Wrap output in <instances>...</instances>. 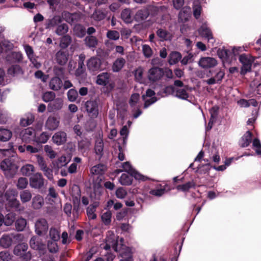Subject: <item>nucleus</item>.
I'll return each mask as SVG.
<instances>
[{"instance_id": "obj_1", "label": "nucleus", "mask_w": 261, "mask_h": 261, "mask_svg": "<svg viewBox=\"0 0 261 261\" xmlns=\"http://www.w3.org/2000/svg\"><path fill=\"white\" fill-rule=\"evenodd\" d=\"M0 168L6 178H12L16 174L18 166L10 159H7L1 162Z\"/></svg>"}, {"instance_id": "obj_2", "label": "nucleus", "mask_w": 261, "mask_h": 261, "mask_svg": "<svg viewBox=\"0 0 261 261\" xmlns=\"http://www.w3.org/2000/svg\"><path fill=\"white\" fill-rule=\"evenodd\" d=\"M239 61L242 64L241 73L245 74L251 71L252 64L254 62L253 58L249 55L242 54L239 57Z\"/></svg>"}, {"instance_id": "obj_3", "label": "nucleus", "mask_w": 261, "mask_h": 261, "mask_svg": "<svg viewBox=\"0 0 261 261\" xmlns=\"http://www.w3.org/2000/svg\"><path fill=\"white\" fill-rule=\"evenodd\" d=\"M29 183L31 188L40 189L44 185V179L41 173L36 172L31 176Z\"/></svg>"}, {"instance_id": "obj_4", "label": "nucleus", "mask_w": 261, "mask_h": 261, "mask_svg": "<svg viewBox=\"0 0 261 261\" xmlns=\"http://www.w3.org/2000/svg\"><path fill=\"white\" fill-rule=\"evenodd\" d=\"M48 224L47 220L43 218L37 219L35 223V231L37 234L42 236L45 234L48 229Z\"/></svg>"}, {"instance_id": "obj_5", "label": "nucleus", "mask_w": 261, "mask_h": 261, "mask_svg": "<svg viewBox=\"0 0 261 261\" xmlns=\"http://www.w3.org/2000/svg\"><path fill=\"white\" fill-rule=\"evenodd\" d=\"M71 195L73 204V211L77 212L80 204L81 190L77 186H74L71 189Z\"/></svg>"}, {"instance_id": "obj_6", "label": "nucleus", "mask_w": 261, "mask_h": 261, "mask_svg": "<svg viewBox=\"0 0 261 261\" xmlns=\"http://www.w3.org/2000/svg\"><path fill=\"white\" fill-rule=\"evenodd\" d=\"M101 61L96 57L90 58L87 63L88 69L91 71H98L101 69Z\"/></svg>"}, {"instance_id": "obj_7", "label": "nucleus", "mask_w": 261, "mask_h": 261, "mask_svg": "<svg viewBox=\"0 0 261 261\" xmlns=\"http://www.w3.org/2000/svg\"><path fill=\"white\" fill-rule=\"evenodd\" d=\"M198 65L204 69L210 68L216 66L217 65V61L214 58L202 57L199 60Z\"/></svg>"}, {"instance_id": "obj_8", "label": "nucleus", "mask_w": 261, "mask_h": 261, "mask_svg": "<svg viewBox=\"0 0 261 261\" xmlns=\"http://www.w3.org/2000/svg\"><path fill=\"white\" fill-rule=\"evenodd\" d=\"M163 75L162 69L158 67H153L148 71L147 77L149 81L155 82L161 79Z\"/></svg>"}, {"instance_id": "obj_9", "label": "nucleus", "mask_w": 261, "mask_h": 261, "mask_svg": "<svg viewBox=\"0 0 261 261\" xmlns=\"http://www.w3.org/2000/svg\"><path fill=\"white\" fill-rule=\"evenodd\" d=\"M22 140L26 143L34 141L35 139V132L32 128L29 127L22 130L21 133Z\"/></svg>"}, {"instance_id": "obj_10", "label": "nucleus", "mask_w": 261, "mask_h": 261, "mask_svg": "<svg viewBox=\"0 0 261 261\" xmlns=\"http://www.w3.org/2000/svg\"><path fill=\"white\" fill-rule=\"evenodd\" d=\"M112 248L115 251H118L117 238L113 233H111L106 240V245L104 248L106 250Z\"/></svg>"}, {"instance_id": "obj_11", "label": "nucleus", "mask_w": 261, "mask_h": 261, "mask_svg": "<svg viewBox=\"0 0 261 261\" xmlns=\"http://www.w3.org/2000/svg\"><path fill=\"white\" fill-rule=\"evenodd\" d=\"M63 106V100L61 98H57L47 106V110L49 112H54L60 110Z\"/></svg>"}, {"instance_id": "obj_12", "label": "nucleus", "mask_w": 261, "mask_h": 261, "mask_svg": "<svg viewBox=\"0 0 261 261\" xmlns=\"http://www.w3.org/2000/svg\"><path fill=\"white\" fill-rule=\"evenodd\" d=\"M85 107L88 113L91 116L96 117L98 115L97 103L95 101H87L85 103Z\"/></svg>"}, {"instance_id": "obj_13", "label": "nucleus", "mask_w": 261, "mask_h": 261, "mask_svg": "<svg viewBox=\"0 0 261 261\" xmlns=\"http://www.w3.org/2000/svg\"><path fill=\"white\" fill-rule=\"evenodd\" d=\"M24 48L27 56L36 68H39L41 65L39 63L37 62L36 57L34 55V50L32 47L29 45H24Z\"/></svg>"}, {"instance_id": "obj_14", "label": "nucleus", "mask_w": 261, "mask_h": 261, "mask_svg": "<svg viewBox=\"0 0 261 261\" xmlns=\"http://www.w3.org/2000/svg\"><path fill=\"white\" fill-rule=\"evenodd\" d=\"M60 123L59 119L55 116H49L48 117L46 122V127L50 130H54L56 129Z\"/></svg>"}, {"instance_id": "obj_15", "label": "nucleus", "mask_w": 261, "mask_h": 261, "mask_svg": "<svg viewBox=\"0 0 261 261\" xmlns=\"http://www.w3.org/2000/svg\"><path fill=\"white\" fill-rule=\"evenodd\" d=\"M52 140L58 145L63 144L66 141V134L64 132H58L53 135Z\"/></svg>"}, {"instance_id": "obj_16", "label": "nucleus", "mask_w": 261, "mask_h": 261, "mask_svg": "<svg viewBox=\"0 0 261 261\" xmlns=\"http://www.w3.org/2000/svg\"><path fill=\"white\" fill-rule=\"evenodd\" d=\"M99 206V202L95 201L91 204L86 210L87 217L90 220H94L97 218L95 213L96 208Z\"/></svg>"}, {"instance_id": "obj_17", "label": "nucleus", "mask_w": 261, "mask_h": 261, "mask_svg": "<svg viewBox=\"0 0 261 261\" xmlns=\"http://www.w3.org/2000/svg\"><path fill=\"white\" fill-rule=\"evenodd\" d=\"M30 245L32 248L35 250H43L45 245L37 237H33L30 241Z\"/></svg>"}, {"instance_id": "obj_18", "label": "nucleus", "mask_w": 261, "mask_h": 261, "mask_svg": "<svg viewBox=\"0 0 261 261\" xmlns=\"http://www.w3.org/2000/svg\"><path fill=\"white\" fill-rule=\"evenodd\" d=\"M199 33L201 36L206 38L208 41H214L212 33L211 30L207 27L205 24H203L198 30Z\"/></svg>"}, {"instance_id": "obj_19", "label": "nucleus", "mask_w": 261, "mask_h": 261, "mask_svg": "<svg viewBox=\"0 0 261 261\" xmlns=\"http://www.w3.org/2000/svg\"><path fill=\"white\" fill-rule=\"evenodd\" d=\"M68 53L66 51L60 50L56 53V60L57 62L61 65H65L68 60Z\"/></svg>"}, {"instance_id": "obj_20", "label": "nucleus", "mask_w": 261, "mask_h": 261, "mask_svg": "<svg viewBox=\"0 0 261 261\" xmlns=\"http://www.w3.org/2000/svg\"><path fill=\"white\" fill-rule=\"evenodd\" d=\"M69 162L70 160L67 159L66 156L61 155L54 161L53 164L55 167L58 169H60L63 167H65Z\"/></svg>"}, {"instance_id": "obj_21", "label": "nucleus", "mask_w": 261, "mask_h": 261, "mask_svg": "<svg viewBox=\"0 0 261 261\" xmlns=\"http://www.w3.org/2000/svg\"><path fill=\"white\" fill-rule=\"evenodd\" d=\"M62 86V82L58 77H53L49 83V88L54 91H58L60 90Z\"/></svg>"}, {"instance_id": "obj_22", "label": "nucleus", "mask_w": 261, "mask_h": 261, "mask_svg": "<svg viewBox=\"0 0 261 261\" xmlns=\"http://www.w3.org/2000/svg\"><path fill=\"white\" fill-rule=\"evenodd\" d=\"M157 36L162 40H171L173 37V35L172 33L168 32L166 30H164L162 29H159L156 31Z\"/></svg>"}, {"instance_id": "obj_23", "label": "nucleus", "mask_w": 261, "mask_h": 261, "mask_svg": "<svg viewBox=\"0 0 261 261\" xmlns=\"http://www.w3.org/2000/svg\"><path fill=\"white\" fill-rule=\"evenodd\" d=\"M44 201L43 197L40 195H35L32 199V206L36 210L41 208L44 205Z\"/></svg>"}, {"instance_id": "obj_24", "label": "nucleus", "mask_w": 261, "mask_h": 261, "mask_svg": "<svg viewBox=\"0 0 261 261\" xmlns=\"http://www.w3.org/2000/svg\"><path fill=\"white\" fill-rule=\"evenodd\" d=\"M63 21L62 17L59 15H56L53 18L48 19L46 22V28L48 29L55 27L61 23Z\"/></svg>"}, {"instance_id": "obj_25", "label": "nucleus", "mask_w": 261, "mask_h": 261, "mask_svg": "<svg viewBox=\"0 0 261 261\" xmlns=\"http://www.w3.org/2000/svg\"><path fill=\"white\" fill-rule=\"evenodd\" d=\"M149 15L148 10L146 8L139 10L135 15V18L138 21H141L145 20Z\"/></svg>"}, {"instance_id": "obj_26", "label": "nucleus", "mask_w": 261, "mask_h": 261, "mask_svg": "<svg viewBox=\"0 0 261 261\" xmlns=\"http://www.w3.org/2000/svg\"><path fill=\"white\" fill-rule=\"evenodd\" d=\"M35 167L33 165L27 164L21 167L20 171L22 175L29 176L32 174L35 171Z\"/></svg>"}, {"instance_id": "obj_27", "label": "nucleus", "mask_w": 261, "mask_h": 261, "mask_svg": "<svg viewBox=\"0 0 261 261\" xmlns=\"http://www.w3.org/2000/svg\"><path fill=\"white\" fill-rule=\"evenodd\" d=\"M107 170V167L103 164L94 166L90 169V173L93 175H102Z\"/></svg>"}, {"instance_id": "obj_28", "label": "nucleus", "mask_w": 261, "mask_h": 261, "mask_svg": "<svg viewBox=\"0 0 261 261\" xmlns=\"http://www.w3.org/2000/svg\"><path fill=\"white\" fill-rule=\"evenodd\" d=\"M252 140V134L250 132L247 131L240 140V144L241 147H245L248 146L251 143Z\"/></svg>"}, {"instance_id": "obj_29", "label": "nucleus", "mask_w": 261, "mask_h": 261, "mask_svg": "<svg viewBox=\"0 0 261 261\" xmlns=\"http://www.w3.org/2000/svg\"><path fill=\"white\" fill-rule=\"evenodd\" d=\"M125 60L123 58H117L113 63L112 70L114 72H118L123 67Z\"/></svg>"}, {"instance_id": "obj_30", "label": "nucleus", "mask_w": 261, "mask_h": 261, "mask_svg": "<svg viewBox=\"0 0 261 261\" xmlns=\"http://www.w3.org/2000/svg\"><path fill=\"white\" fill-rule=\"evenodd\" d=\"M12 243V237L10 235H4L0 239V245L4 248L9 247Z\"/></svg>"}, {"instance_id": "obj_31", "label": "nucleus", "mask_w": 261, "mask_h": 261, "mask_svg": "<svg viewBox=\"0 0 261 261\" xmlns=\"http://www.w3.org/2000/svg\"><path fill=\"white\" fill-rule=\"evenodd\" d=\"M84 41L86 45L89 48H95L98 44L97 38L93 36H87Z\"/></svg>"}, {"instance_id": "obj_32", "label": "nucleus", "mask_w": 261, "mask_h": 261, "mask_svg": "<svg viewBox=\"0 0 261 261\" xmlns=\"http://www.w3.org/2000/svg\"><path fill=\"white\" fill-rule=\"evenodd\" d=\"M12 132L7 129L0 128V141L6 142L12 137Z\"/></svg>"}, {"instance_id": "obj_33", "label": "nucleus", "mask_w": 261, "mask_h": 261, "mask_svg": "<svg viewBox=\"0 0 261 261\" xmlns=\"http://www.w3.org/2000/svg\"><path fill=\"white\" fill-rule=\"evenodd\" d=\"M28 245L25 243H21L16 245L14 249V253L16 255H22L27 250Z\"/></svg>"}, {"instance_id": "obj_34", "label": "nucleus", "mask_w": 261, "mask_h": 261, "mask_svg": "<svg viewBox=\"0 0 261 261\" xmlns=\"http://www.w3.org/2000/svg\"><path fill=\"white\" fill-rule=\"evenodd\" d=\"M110 75L107 72H103L97 77L96 83L101 85H106L109 82Z\"/></svg>"}, {"instance_id": "obj_35", "label": "nucleus", "mask_w": 261, "mask_h": 261, "mask_svg": "<svg viewBox=\"0 0 261 261\" xmlns=\"http://www.w3.org/2000/svg\"><path fill=\"white\" fill-rule=\"evenodd\" d=\"M29 182L27 178L20 177L16 182V186L18 190L25 189L28 186Z\"/></svg>"}, {"instance_id": "obj_36", "label": "nucleus", "mask_w": 261, "mask_h": 261, "mask_svg": "<svg viewBox=\"0 0 261 261\" xmlns=\"http://www.w3.org/2000/svg\"><path fill=\"white\" fill-rule=\"evenodd\" d=\"M181 58V54L177 51H173L169 55V63L170 65L177 63Z\"/></svg>"}, {"instance_id": "obj_37", "label": "nucleus", "mask_w": 261, "mask_h": 261, "mask_svg": "<svg viewBox=\"0 0 261 261\" xmlns=\"http://www.w3.org/2000/svg\"><path fill=\"white\" fill-rule=\"evenodd\" d=\"M32 197L30 190H24L20 193V198L22 203H26L30 201Z\"/></svg>"}, {"instance_id": "obj_38", "label": "nucleus", "mask_w": 261, "mask_h": 261, "mask_svg": "<svg viewBox=\"0 0 261 261\" xmlns=\"http://www.w3.org/2000/svg\"><path fill=\"white\" fill-rule=\"evenodd\" d=\"M112 214L111 211H108L101 215V220L102 222L105 225H109L111 223Z\"/></svg>"}, {"instance_id": "obj_39", "label": "nucleus", "mask_w": 261, "mask_h": 261, "mask_svg": "<svg viewBox=\"0 0 261 261\" xmlns=\"http://www.w3.org/2000/svg\"><path fill=\"white\" fill-rule=\"evenodd\" d=\"M8 73L11 75L15 76L22 74L23 72L19 65H13L10 67L8 70Z\"/></svg>"}, {"instance_id": "obj_40", "label": "nucleus", "mask_w": 261, "mask_h": 261, "mask_svg": "<svg viewBox=\"0 0 261 261\" xmlns=\"http://www.w3.org/2000/svg\"><path fill=\"white\" fill-rule=\"evenodd\" d=\"M119 182L122 185L128 186L132 184V177L127 174H122L119 178Z\"/></svg>"}, {"instance_id": "obj_41", "label": "nucleus", "mask_w": 261, "mask_h": 261, "mask_svg": "<svg viewBox=\"0 0 261 261\" xmlns=\"http://www.w3.org/2000/svg\"><path fill=\"white\" fill-rule=\"evenodd\" d=\"M195 186V182L193 181H190L185 184L177 186L176 189L178 191L186 192L189 191L191 188L194 187Z\"/></svg>"}, {"instance_id": "obj_42", "label": "nucleus", "mask_w": 261, "mask_h": 261, "mask_svg": "<svg viewBox=\"0 0 261 261\" xmlns=\"http://www.w3.org/2000/svg\"><path fill=\"white\" fill-rule=\"evenodd\" d=\"M44 150L47 156L50 159H55L57 155V153L53 149L52 147L48 145L44 146Z\"/></svg>"}, {"instance_id": "obj_43", "label": "nucleus", "mask_w": 261, "mask_h": 261, "mask_svg": "<svg viewBox=\"0 0 261 261\" xmlns=\"http://www.w3.org/2000/svg\"><path fill=\"white\" fill-rule=\"evenodd\" d=\"M121 18L126 23H130L132 21L131 11L129 9H124L121 13Z\"/></svg>"}, {"instance_id": "obj_44", "label": "nucleus", "mask_w": 261, "mask_h": 261, "mask_svg": "<svg viewBox=\"0 0 261 261\" xmlns=\"http://www.w3.org/2000/svg\"><path fill=\"white\" fill-rule=\"evenodd\" d=\"M49 138V135L45 132L42 133L39 136L35 137L34 141L38 143H45Z\"/></svg>"}, {"instance_id": "obj_45", "label": "nucleus", "mask_w": 261, "mask_h": 261, "mask_svg": "<svg viewBox=\"0 0 261 261\" xmlns=\"http://www.w3.org/2000/svg\"><path fill=\"white\" fill-rule=\"evenodd\" d=\"M71 42V38L69 35L64 36L60 40V46L65 48L68 46Z\"/></svg>"}, {"instance_id": "obj_46", "label": "nucleus", "mask_w": 261, "mask_h": 261, "mask_svg": "<svg viewBox=\"0 0 261 261\" xmlns=\"http://www.w3.org/2000/svg\"><path fill=\"white\" fill-rule=\"evenodd\" d=\"M142 53L146 58H149L153 55V50L149 45L147 44L142 45Z\"/></svg>"}, {"instance_id": "obj_47", "label": "nucleus", "mask_w": 261, "mask_h": 261, "mask_svg": "<svg viewBox=\"0 0 261 261\" xmlns=\"http://www.w3.org/2000/svg\"><path fill=\"white\" fill-rule=\"evenodd\" d=\"M27 221L24 218L18 219L15 222L16 228L18 231H22L25 227Z\"/></svg>"}, {"instance_id": "obj_48", "label": "nucleus", "mask_w": 261, "mask_h": 261, "mask_svg": "<svg viewBox=\"0 0 261 261\" xmlns=\"http://www.w3.org/2000/svg\"><path fill=\"white\" fill-rule=\"evenodd\" d=\"M68 31V25L66 23H63L58 25L56 30V33L59 36L65 34Z\"/></svg>"}, {"instance_id": "obj_49", "label": "nucleus", "mask_w": 261, "mask_h": 261, "mask_svg": "<svg viewBox=\"0 0 261 261\" xmlns=\"http://www.w3.org/2000/svg\"><path fill=\"white\" fill-rule=\"evenodd\" d=\"M144 69L142 67H139L135 71L134 75L135 79L140 83H142L143 80Z\"/></svg>"}, {"instance_id": "obj_50", "label": "nucleus", "mask_w": 261, "mask_h": 261, "mask_svg": "<svg viewBox=\"0 0 261 261\" xmlns=\"http://www.w3.org/2000/svg\"><path fill=\"white\" fill-rule=\"evenodd\" d=\"M73 31L76 36L79 37H82L85 34V28L80 24L75 25L74 27Z\"/></svg>"}, {"instance_id": "obj_51", "label": "nucleus", "mask_w": 261, "mask_h": 261, "mask_svg": "<svg viewBox=\"0 0 261 261\" xmlns=\"http://www.w3.org/2000/svg\"><path fill=\"white\" fill-rule=\"evenodd\" d=\"M15 219V215L13 213L8 214L5 218H4L3 222L7 226H10L13 224Z\"/></svg>"}, {"instance_id": "obj_52", "label": "nucleus", "mask_w": 261, "mask_h": 261, "mask_svg": "<svg viewBox=\"0 0 261 261\" xmlns=\"http://www.w3.org/2000/svg\"><path fill=\"white\" fill-rule=\"evenodd\" d=\"M56 94L54 92L47 91L42 95L43 100L46 102L51 101L55 99Z\"/></svg>"}, {"instance_id": "obj_53", "label": "nucleus", "mask_w": 261, "mask_h": 261, "mask_svg": "<svg viewBox=\"0 0 261 261\" xmlns=\"http://www.w3.org/2000/svg\"><path fill=\"white\" fill-rule=\"evenodd\" d=\"M106 16V14L100 11L96 10L92 14V17L95 20L100 21L103 20Z\"/></svg>"}, {"instance_id": "obj_54", "label": "nucleus", "mask_w": 261, "mask_h": 261, "mask_svg": "<svg viewBox=\"0 0 261 261\" xmlns=\"http://www.w3.org/2000/svg\"><path fill=\"white\" fill-rule=\"evenodd\" d=\"M66 15V21L69 23H74L78 21L80 18V16L77 13H67Z\"/></svg>"}, {"instance_id": "obj_55", "label": "nucleus", "mask_w": 261, "mask_h": 261, "mask_svg": "<svg viewBox=\"0 0 261 261\" xmlns=\"http://www.w3.org/2000/svg\"><path fill=\"white\" fill-rule=\"evenodd\" d=\"M68 99L70 101H74L78 97V93L76 90L74 89H70L67 92Z\"/></svg>"}, {"instance_id": "obj_56", "label": "nucleus", "mask_w": 261, "mask_h": 261, "mask_svg": "<svg viewBox=\"0 0 261 261\" xmlns=\"http://www.w3.org/2000/svg\"><path fill=\"white\" fill-rule=\"evenodd\" d=\"M34 120V117L30 114L27 118H23L20 120V124L23 126H25L32 124Z\"/></svg>"}, {"instance_id": "obj_57", "label": "nucleus", "mask_w": 261, "mask_h": 261, "mask_svg": "<svg viewBox=\"0 0 261 261\" xmlns=\"http://www.w3.org/2000/svg\"><path fill=\"white\" fill-rule=\"evenodd\" d=\"M50 238L54 241H57L60 239V233L59 231L54 228H51L49 230Z\"/></svg>"}, {"instance_id": "obj_58", "label": "nucleus", "mask_w": 261, "mask_h": 261, "mask_svg": "<svg viewBox=\"0 0 261 261\" xmlns=\"http://www.w3.org/2000/svg\"><path fill=\"white\" fill-rule=\"evenodd\" d=\"M41 170L43 172L44 175L49 179L52 180L54 178L53 170L47 166Z\"/></svg>"}, {"instance_id": "obj_59", "label": "nucleus", "mask_w": 261, "mask_h": 261, "mask_svg": "<svg viewBox=\"0 0 261 261\" xmlns=\"http://www.w3.org/2000/svg\"><path fill=\"white\" fill-rule=\"evenodd\" d=\"M127 191L123 188L120 187L118 188L115 194L116 197L119 199H123L127 195Z\"/></svg>"}, {"instance_id": "obj_60", "label": "nucleus", "mask_w": 261, "mask_h": 261, "mask_svg": "<svg viewBox=\"0 0 261 261\" xmlns=\"http://www.w3.org/2000/svg\"><path fill=\"white\" fill-rule=\"evenodd\" d=\"M107 36L110 39L117 40L119 38L120 35L116 31H109L107 33Z\"/></svg>"}, {"instance_id": "obj_61", "label": "nucleus", "mask_w": 261, "mask_h": 261, "mask_svg": "<svg viewBox=\"0 0 261 261\" xmlns=\"http://www.w3.org/2000/svg\"><path fill=\"white\" fill-rule=\"evenodd\" d=\"M142 97L145 101V103H144V108H147L150 105L154 103L157 100V99L155 96H153L152 97H145V96L144 95H143Z\"/></svg>"}, {"instance_id": "obj_62", "label": "nucleus", "mask_w": 261, "mask_h": 261, "mask_svg": "<svg viewBox=\"0 0 261 261\" xmlns=\"http://www.w3.org/2000/svg\"><path fill=\"white\" fill-rule=\"evenodd\" d=\"M177 97L183 99H187L189 97L188 93L185 89H179L176 91Z\"/></svg>"}, {"instance_id": "obj_63", "label": "nucleus", "mask_w": 261, "mask_h": 261, "mask_svg": "<svg viewBox=\"0 0 261 261\" xmlns=\"http://www.w3.org/2000/svg\"><path fill=\"white\" fill-rule=\"evenodd\" d=\"M252 145L256 153L261 155V144L259 140L258 139H254Z\"/></svg>"}, {"instance_id": "obj_64", "label": "nucleus", "mask_w": 261, "mask_h": 261, "mask_svg": "<svg viewBox=\"0 0 261 261\" xmlns=\"http://www.w3.org/2000/svg\"><path fill=\"white\" fill-rule=\"evenodd\" d=\"M140 98V95L138 93H134L132 95L129 99V105L132 107L135 106L138 102Z\"/></svg>"}]
</instances>
